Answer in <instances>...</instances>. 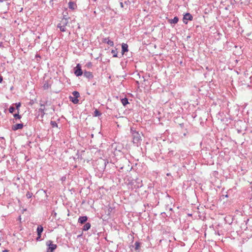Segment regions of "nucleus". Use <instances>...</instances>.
<instances>
[{
	"mask_svg": "<svg viewBox=\"0 0 252 252\" xmlns=\"http://www.w3.org/2000/svg\"><path fill=\"white\" fill-rule=\"evenodd\" d=\"M108 163V161L105 159L99 158L96 161V168L99 171H104Z\"/></svg>",
	"mask_w": 252,
	"mask_h": 252,
	"instance_id": "1",
	"label": "nucleus"
},
{
	"mask_svg": "<svg viewBox=\"0 0 252 252\" xmlns=\"http://www.w3.org/2000/svg\"><path fill=\"white\" fill-rule=\"evenodd\" d=\"M83 75L89 80L92 79L94 77L92 72L87 71H83L80 66V76Z\"/></svg>",
	"mask_w": 252,
	"mask_h": 252,
	"instance_id": "2",
	"label": "nucleus"
},
{
	"mask_svg": "<svg viewBox=\"0 0 252 252\" xmlns=\"http://www.w3.org/2000/svg\"><path fill=\"white\" fill-rule=\"evenodd\" d=\"M79 97V92L77 91H74L72 93V96L70 95L69 97V100L72 101L74 104L78 103L79 100L78 98Z\"/></svg>",
	"mask_w": 252,
	"mask_h": 252,
	"instance_id": "3",
	"label": "nucleus"
},
{
	"mask_svg": "<svg viewBox=\"0 0 252 252\" xmlns=\"http://www.w3.org/2000/svg\"><path fill=\"white\" fill-rule=\"evenodd\" d=\"M133 136V142L134 143L138 144L141 140V137L140 134L136 131H133L132 132Z\"/></svg>",
	"mask_w": 252,
	"mask_h": 252,
	"instance_id": "4",
	"label": "nucleus"
},
{
	"mask_svg": "<svg viewBox=\"0 0 252 252\" xmlns=\"http://www.w3.org/2000/svg\"><path fill=\"white\" fill-rule=\"evenodd\" d=\"M46 245L48 246L47 252H53V251L57 248V245L53 244L51 240H48L46 242Z\"/></svg>",
	"mask_w": 252,
	"mask_h": 252,
	"instance_id": "5",
	"label": "nucleus"
},
{
	"mask_svg": "<svg viewBox=\"0 0 252 252\" xmlns=\"http://www.w3.org/2000/svg\"><path fill=\"white\" fill-rule=\"evenodd\" d=\"M193 20V16L189 13H186L183 17V23L185 24H188V21H192Z\"/></svg>",
	"mask_w": 252,
	"mask_h": 252,
	"instance_id": "6",
	"label": "nucleus"
},
{
	"mask_svg": "<svg viewBox=\"0 0 252 252\" xmlns=\"http://www.w3.org/2000/svg\"><path fill=\"white\" fill-rule=\"evenodd\" d=\"M128 45L126 43H123L122 45V54L119 58H121L125 52H128Z\"/></svg>",
	"mask_w": 252,
	"mask_h": 252,
	"instance_id": "7",
	"label": "nucleus"
},
{
	"mask_svg": "<svg viewBox=\"0 0 252 252\" xmlns=\"http://www.w3.org/2000/svg\"><path fill=\"white\" fill-rule=\"evenodd\" d=\"M91 226V224L90 222H86L83 224L82 225V227L80 228L82 230V231H87L88 230Z\"/></svg>",
	"mask_w": 252,
	"mask_h": 252,
	"instance_id": "8",
	"label": "nucleus"
},
{
	"mask_svg": "<svg viewBox=\"0 0 252 252\" xmlns=\"http://www.w3.org/2000/svg\"><path fill=\"white\" fill-rule=\"evenodd\" d=\"M24 126L23 124H17L14 125H13L12 126V129L14 131H16L19 129H22Z\"/></svg>",
	"mask_w": 252,
	"mask_h": 252,
	"instance_id": "9",
	"label": "nucleus"
},
{
	"mask_svg": "<svg viewBox=\"0 0 252 252\" xmlns=\"http://www.w3.org/2000/svg\"><path fill=\"white\" fill-rule=\"evenodd\" d=\"M88 219V218L87 216L80 217V227L85 223L87 222Z\"/></svg>",
	"mask_w": 252,
	"mask_h": 252,
	"instance_id": "10",
	"label": "nucleus"
},
{
	"mask_svg": "<svg viewBox=\"0 0 252 252\" xmlns=\"http://www.w3.org/2000/svg\"><path fill=\"white\" fill-rule=\"evenodd\" d=\"M102 42L103 43H107L110 46H114V42L113 41L109 40L108 38H105L103 39Z\"/></svg>",
	"mask_w": 252,
	"mask_h": 252,
	"instance_id": "11",
	"label": "nucleus"
},
{
	"mask_svg": "<svg viewBox=\"0 0 252 252\" xmlns=\"http://www.w3.org/2000/svg\"><path fill=\"white\" fill-rule=\"evenodd\" d=\"M68 7L70 9L74 10L77 7V4L73 1H70L68 3Z\"/></svg>",
	"mask_w": 252,
	"mask_h": 252,
	"instance_id": "12",
	"label": "nucleus"
},
{
	"mask_svg": "<svg viewBox=\"0 0 252 252\" xmlns=\"http://www.w3.org/2000/svg\"><path fill=\"white\" fill-rule=\"evenodd\" d=\"M168 21L169 23H170V24H175L178 22L179 18L178 17L175 16L173 19H169L168 20Z\"/></svg>",
	"mask_w": 252,
	"mask_h": 252,
	"instance_id": "13",
	"label": "nucleus"
},
{
	"mask_svg": "<svg viewBox=\"0 0 252 252\" xmlns=\"http://www.w3.org/2000/svg\"><path fill=\"white\" fill-rule=\"evenodd\" d=\"M58 28H60V31L62 32H65L66 31V28L64 25H62V23H59L58 25Z\"/></svg>",
	"mask_w": 252,
	"mask_h": 252,
	"instance_id": "14",
	"label": "nucleus"
},
{
	"mask_svg": "<svg viewBox=\"0 0 252 252\" xmlns=\"http://www.w3.org/2000/svg\"><path fill=\"white\" fill-rule=\"evenodd\" d=\"M43 230V228L42 226H41V225L38 226V227L37 228V235H41V233L42 232Z\"/></svg>",
	"mask_w": 252,
	"mask_h": 252,
	"instance_id": "15",
	"label": "nucleus"
},
{
	"mask_svg": "<svg viewBox=\"0 0 252 252\" xmlns=\"http://www.w3.org/2000/svg\"><path fill=\"white\" fill-rule=\"evenodd\" d=\"M111 53L113 54V57L116 58V57H120L118 56V51L117 49H113L111 50Z\"/></svg>",
	"mask_w": 252,
	"mask_h": 252,
	"instance_id": "16",
	"label": "nucleus"
},
{
	"mask_svg": "<svg viewBox=\"0 0 252 252\" xmlns=\"http://www.w3.org/2000/svg\"><path fill=\"white\" fill-rule=\"evenodd\" d=\"M121 102L124 106H126V104H127L128 103L127 98L125 97V98L121 99Z\"/></svg>",
	"mask_w": 252,
	"mask_h": 252,
	"instance_id": "17",
	"label": "nucleus"
},
{
	"mask_svg": "<svg viewBox=\"0 0 252 252\" xmlns=\"http://www.w3.org/2000/svg\"><path fill=\"white\" fill-rule=\"evenodd\" d=\"M74 73L76 76H79V63L77 64L75 68Z\"/></svg>",
	"mask_w": 252,
	"mask_h": 252,
	"instance_id": "18",
	"label": "nucleus"
},
{
	"mask_svg": "<svg viewBox=\"0 0 252 252\" xmlns=\"http://www.w3.org/2000/svg\"><path fill=\"white\" fill-rule=\"evenodd\" d=\"M101 115V113L97 109H95L94 112V116L95 117L99 116Z\"/></svg>",
	"mask_w": 252,
	"mask_h": 252,
	"instance_id": "19",
	"label": "nucleus"
},
{
	"mask_svg": "<svg viewBox=\"0 0 252 252\" xmlns=\"http://www.w3.org/2000/svg\"><path fill=\"white\" fill-rule=\"evenodd\" d=\"M140 246V243L139 242L136 241L135 243V250L136 251L138 250L139 249Z\"/></svg>",
	"mask_w": 252,
	"mask_h": 252,
	"instance_id": "20",
	"label": "nucleus"
},
{
	"mask_svg": "<svg viewBox=\"0 0 252 252\" xmlns=\"http://www.w3.org/2000/svg\"><path fill=\"white\" fill-rule=\"evenodd\" d=\"M50 87V85L47 82H45L43 86L44 89H45V90L48 89Z\"/></svg>",
	"mask_w": 252,
	"mask_h": 252,
	"instance_id": "21",
	"label": "nucleus"
},
{
	"mask_svg": "<svg viewBox=\"0 0 252 252\" xmlns=\"http://www.w3.org/2000/svg\"><path fill=\"white\" fill-rule=\"evenodd\" d=\"M50 124L53 127H58V125L55 121H51Z\"/></svg>",
	"mask_w": 252,
	"mask_h": 252,
	"instance_id": "22",
	"label": "nucleus"
},
{
	"mask_svg": "<svg viewBox=\"0 0 252 252\" xmlns=\"http://www.w3.org/2000/svg\"><path fill=\"white\" fill-rule=\"evenodd\" d=\"M44 108H41L40 109H39V111L41 113V117H43V116L45 114V113L44 112Z\"/></svg>",
	"mask_w": 252,
	"mask_h": 252,
	"instance_id": "23",
	"label": "nucleus"
},
{
	"mask_svg": "<svg viewBox=\"0 0 252 252\" xmlns=\"http://www.w3.org/2000/svg\"><path fill=\"white\" fill-rule=\"evenodd\" d=\"M13 116L15 119H20L21 118V116L19 115L18 113L17 114H14Z\"/></svg>",
	"mask_w": 252,
	"mask_h": 252,
	"instance_id": "24",
	"label": "nucleus"
},
{
	"mask_svg": "<svg viewBox=\"0 0 252 252\" xmlns=\"http://www.w3.org/2000/svg\"><path fill=\"white\" fill-rule=\"evenodd\" d=\"M67 23V19H63L60 23H62V25H64L65 26V25H66Z\"/></svg>",
	"mask_w": 252,
	"mask_h": 252,
	"instance_id": "25",
	"label": "nucleus"
},
{
	"mask_svg": "<svg viewBox=\"0 0 252 252\" xmlns=\"http://www.w3.org/2000/svg\"><path fill=\"white\" fill-rule=\"evenodd\" d=\"M15 110V108L13 106H10L9 109V111L10 113H12Z\"/></svg>",
	"mask_w": 252,
	"mask_h": 252,
	"instance_id": "26",
	"label": "nucleus"
},
{
	"mask_svg": "<svg viewBox=\"0 0 252 252\" xmlns=\"http://www.w3.org/2000/svg\"><path fill=\"white\" fill-rule=\"evenodd\" d=\"M26 196L28 198H30L32 196V193L28 192L26 194Z\"/></svg>",
	"mask_w": 252,
	"mask_h": 252,
	"instance_id": "27",
	"label": "nucleus"
},
{
	"mask_svg": "<svg viewBox=\"0 0 252 252\" xmlns=\"http://www.w3.org/2000/svg\"><path fill=\"white\" fill-rule=\"evenodd\" d=\"M88 67L91 68L92 66V63L91 62L88 63L86 65Z\"/></svg>",
	"mask_w": 252,
	"mask_h": 252,
	"instance_id": "28",
	"label": "nucleus"
},
{
	"mask_svg": "<svg viewBox=\"0 0 252 252\" xmlns=\"http://www.w3.org/2000/svg\"><path fill=\"white\" fill-rule=\"evenodd\" d=\"M21 106V103L20 102L16 103V107L17 110H19V107Z\"/></svg>",
	"mask_w": 252,
	"mask_h": 252,
	"instance_id": "29",
	"label": "nucleus"
},
{
	"mask_svg": "<svg viewBox=\"0 0 252 252\" xmlns=\"http://www.w3.org/2000/svg\"><path fill=\"white\" fill-rule=\"evenodd\" d=\"M7 1V2H6V4L7 5H9L11 3V0H6Z\"/></svg>",
	"mask_w": 252,
	"mask_h": 252,
	"instance_id": "30",
	"label": "nucleus"
},
{
	"mask_svg": "<svg viewBox=\"0 0 252 252\" xmlns=\"http://www.w3.org/2000/svg\"><path fill=\"white\" fill-rule=\"evenodd\" d=\"M41 235H38V236H37V238H36V240H39L40 239Z\"/></svg>",
	"mask_w": 252,
	"mask_h": 252,
	"instance_id": "31",
	"label": "nucleus"
},
{
	"mask_svg": "<svg viewBox=\"0 0 252 252\" xmlns=\"http://www.w3.org/2000/svg\"><path fill=\"white\" fill-rule=\"evenodd\" d=\"M121 7H124V4L122 2H120Z\"/></svg>",
	"mask_w": 252,
	"mask_h": 252,
	"instance_id": "32",
	"label": "nucleus"
},
{
	"mask_svg": "<svg viewBox=\"0 0 252 252\" xmlns=\"http://www.w3.org/2000/svg\"><path fill=\"white\" fill-rule=\"evenodd\" d=\"M236 2H240L241 0H234Z\"/></svg>",
	"mask_w": 252,
	"mask_h": 252,
	"instance_id": "33",
	"label": "nucleus"
},
{
	"mask_svg": "<svg viewBox=\"0 0 252 252\" xmlns=\"http://www.w3.org/2000/svg\"><path fill=\"white\" fill-rule=\"evenodd\" d=\"M2 252H9V251L7 250H4L2 251Z\"/></svg>",
	"mask_w": 252,
	"mask_h": 252,
	"instance_id": "34",
	"label": "nucleus"
},
{
	"mask_svg": "<svg viewBox=\"0 0 252 252\" xmlns=\"http://www.w3.org/2000/svg\"><path fill=\"white\" fill-rule=\"evenodd\" d=\"M2 81V77H0V83H1Z\"/></svg>",
	"mask_w": 252,
	"mask_h": 252,
	"instance_id": "35",
	"label": "nucleus"
},
{
	"mask_svg": "<svg viewBox=\"0 0 252 252\" xmlns=\"http://www.w3.org/2000/svg\"><path fill=\"white\" fill-rule=\"evenodd\" d=\"M186 135H187V133H183V136H186Z\"/></svg>",
	"mask_w": 252,
	"mask_h": 252,
	"instance_id": "36",
	"label": "nucleus"
},
{
	"mask_svg": "<svg viewBox=\"0 0 252 252\" xmlns=\"http://www.w3.org/2000/svg\"><path fill=\"white\" fill-rule=\"evenodd\" d=\"M169 153H171V154L173 155V151H171V152H169Z\"/></svg>",
	"mask_w": 252,
	"mask_h": 252,
	"instance_id": "37",
	"label": "nucleus"
},
{
	"mask_svg": "<svg viewBox=\"0 0 252 252\" xmlns=\"http://www.w3.org/2000/svg\"><path fill=\"white\" fill-rule=\"evenodd\" d=\"M223 196H224L225 197H228V195L227 194H226V195H223Z\"/></svg>",
	"mask_w": 252,
	"mask_h": 252,
	"instance_id": "38",
	"label": "nucleus"
},
{
	"mask_svg": "<svg viewBox=\"0 0 252 252\" xmlns=\"http://www.w3.org/2000/svg\"><path fill=\"white\" fill-rule=\"evenodd\" d=\"M141 186H142V184H141V185H138V188H139V187H141Z\"/></svg>",
	"mask_w": 252,
	"mask_h": 252,
	"instance_id": "39",
	"label": "nucleus"
},
{
	"mask_svg": "<svg viewBox=\"0 0 252 252\" xmlns=\"http://www.w3.org/2000/svg\"><path fill=\"white\" fill-rule=\"evenodd\" d=\"M96 60H99V57H97L95 59Z\"/></svg>",
	"mask_w": 252,
	"mask_h": 252,
	"instance_id": "40",
	"label": "nucleus"
},
{
	"mask_svg": "<svg viewBox=\"0 0 252 252\" xmlns=\"http://www.w3.org/2000/svg\"><path fill=\"white\" fill-rule=\"evenodd\" d=\"M84 203V201H83L82 202V204H83Z\"/></svg>",
	"mask_w": 252,
	"mask_h": 252,
	"instance_id": "41",
	"label": "nucleus"
},
{
	"mask_svg": "<svg viewBox=\"0 0 252 252\" xmlns=\"http://www.w3.org/2000/svg\"><path fill=\"white\" fill-rule=\"evenodd\" d=\"M20 219H21V217L20 216L19 218V220H20Z\"/></svg>",
	"mask_w": 252,
	"mask_h": 252,
	"instance_id": "42",
	"label": "nucleus"
}]
</instances>
